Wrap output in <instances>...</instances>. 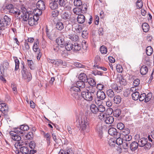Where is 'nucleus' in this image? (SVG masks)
Wrapping results in <instances>:
<instances>
[{"instance_id": "7ed1b4c3", "label": "nucleus", "mask_w": 154, "mask_h": 154, "mask_svg": "<svg viewBox=\"0 0 154 154\" xmlns=\"http://www.w3.org/2000/svg\"><path fill=\"white\" fill-rule=\"evenodd\" d=\"M79 130L82 131L89 132L90 123L85 117H82L79 120Z\"/></svg>"}, {"instance_id": "20e7f679", "label": "nucleus", "mask_w": 154, "mask_h": 154, "mask_svg": "<svg viewBox=\"0 0 154 154\" xmlns=\"http://www.w3.org/2000/svg\"><path fill=\"white\" fill-rule=\"evenodd\" d=\"M22 64L23 65L21 71L22 75L25 79H27L28 81H30L32 78V75L28 71L29 68L25 67L23 62Z\"/></svg>"}, {"instance_id": "6ab92c4d", "label": "nucleus", "mask_w": 154, "mask_h": 154, "mask_svg": "<svg viewBox=\"0 0 154 154\" xmlns=\"http://www.w3.org/2000/svg\"><path fill=\"white\" fill-rule=\"evenodd\" d=\"M114 121V118L112 116H106L104 122L107 124L112 123Z\"/></svg>"}, {"instance_id": "9d476101", "label": "nucleus", "mask_w": 154, "mask_h": 154, "mask_svg": "<svg viewBox=\"0 0 154 154\" xmlns=\"http://www.w3.org/2000/svg\"><path fill=\"white\" fill-rule=\"evenodd\" d=\"M0 110L3 113H7L8 111V108L7 105L5 103L0 104Z\"/></svg>"}, {"instance_id": "864d4df0", "label": "nucleus", "mask_w": 154, "mask_h": 154, "mask_svg": "<svg viewBox=\"0 0 154 154\" xmlns=\"http://www.w3.org/2000/svg\"><path fill=\"white\" fill-rule=\"evenodd\" d=\"M75 6L80 7L82 5V2L81 0H75L73 2Z\"/></svg>"}, {"instance_id": "f257e3e1", "label": "nucleus", "mask_w": 154, "mask_h": 154, "mask_svg": "<svg viewBox=\"0 0 154 154\" xmlns=\"http://www.w3.org/2000/svg\"><path fill=\"white\" fill-rule=\"evenodd\" d=\"M39 15H41V13H36L35 15H33V14H29L27 12L26 9V11L24 13V14L22 16L21 19L24 21H26L28 20L29 24L30 26H32L37 24V21L39 18Z\"/></svg>"}, {"instance_id": "f704fd0d", "label": "nucleus", "mask_w": 154, "mask_h": 154, "mask_svg": "<svg viewBox=\"0 0 154 154\" xmlns=\"http://www.w3.org/2000/svg\"><path fill=\"white\" fill-rule=\"evenodd\" d=\"M133 99L135 100H138L139 98L140 94L138 92H136L131 94Z\"/></svg>"}, {"instance_id": "49530a36", "label": "nucleus", "mask_w": 154, "mask_h": 154, "mask_svg": "<svg viewBox=\"0 0 154 154\" xmlns=\"http://www.w3.org/2000/svg\"><path fill=\"white\" fill-rule=\"evenodd\" d=\"M69 38L74 42L78 41L79 40V37L77 35H73L72 36H70Z\"/></svg>"}, {"instance_id": "b1692460", "label": "nucleus", "mask_w": 154, "mask_h": 154, "mask_svg": "<svg viewBox=\"0 0 154 154\" xmlns=\"http://www.w3.org/2000/svg\"><path fill=\"white\" fill-rule=\"evenodd\" d=\"M147 139L145 138H141L138 141L139 144L140 146L143 147L147 143Z\"/></svg>"}, {"instance_id": "412c9836", "label": "nucleus", "mask_w": 154, "mask_h": 154, "mask_svg": "<svg viewBox=\"0 0 154 154\" xmlns=\"http://www.w3.org/2000/svg\"><path fill=\"white\" fill-rule=\"evenodd\" d=\"M61 17L64 20H70L71 15L69 14L68 12H65L61 14Z\"/></svg>"}, {"instance_id": "09e8293b", "label": "nucleus", "mask_w": 154, "mask_h": 154, "mask_svg": "<svg viewBox=\"0 0 154 154\" xmlns=\"http://www.w3.org/2000/svg\"><path fill=\"white\" fill-rule=\"evenodd\" d=\"M33 137L32 132H29L25 136V137L26 140H31Z\"/></svg>"}, {"instance_id": "37998d69", "label": "nucleus", "mask_w": 154, "mask_h": 154, "mask_svg": "<svg viewBox=\"0 0 154 154\" xmlns=\"http://www.w3.org/2000/svg\"><path fill=\"white\" fill-rule=\"evenodd\" d=\"M100 51L102 54H105L107 53V50L106 47L102 46L100 48Z\"/></svg>"}, {"instance_id": "6e6552de", "label": "nucleus", "mask_w": 154, "mask_h": 154, "mask_svg": "<svg viewBox=\"0 0 154 154\" xmlns=\"http://www.w3.org/2000/svg\"><path fill=\"white\" fill-rule=\"evenodd\" d=\"M36 6L38 9L40 10V13H42L41 10H44L45 9V5L44 2L42 0H40L38 1L36 4Z\"/></svg>"}, {"instance_id": "5701e85b", "label": "nucleus", "mask_w": 154, "mask_h": 154, "mask_svg": "<svg viewBox=\"0 0 154 154\" xmlns=\"http://www.w3.org/2000/svg\"><path fill=\"white\" fill-rule=\"evenodd\" d=\"M75 85L77 87L80 89L81 91L83 88H85V82L82 81H80L77 82L76 83Z\"/></svg>"}, {"instance_id": "f03ea898", "label": "nucleus", "mask_w": 154, "mask_h": 154, "mask_svg": "<svg viewBox=\"0 0 154 154\" xmlns=\"http://www.w3.org/2000/svg\"><path fill=\"white\" fill-rule=\"evenodd\" d=\"M6 8L8 10L9 12L14 14L20 19H21L22 16L24 14V13H25L26 11V8L23 5L21 6L20 10L14 7L12 4L8 5L6 6Z\"/></svg>"}, {"instance_id": "bb28decb", "label": "nucleus", "mask_w": 154, "mask_h": 154, "mask_svg": "<svg viewBox=\"0 0 154 154\" xmlns=\"http://www.w3.org/2000/svg\"><path fill=\"white\" fill-rule=\"evenodd\" d=\"M138 144L137 142H132L130 145V149L132 151H134L138 148Z\"/></svg>"}, {"instance_id": "2f4dec72", "label": "nucleus", "mask_w": 154, "mask_h": 154, "mask_svg": "<svg viewBox=\"0 0 154 154\" xmlns=\"http://www.w3.org/2000/svg\"><path fill=\"white\" fill-rule=\"evenodd\" d=\"M153 52V50L150 46L147 47L146 49V54L148 56H150Z\"/></svg>"}, {"instance_id": "69168bd1", "label": "nucleus", "mask_w": 154, "mask_h": 154, "mask_svg": "<svg viewBox=\"0 0 154 154\" xmlns=\"http://www.w3.org/2000/svg\"><path fill=\"white\" fill-rule=\"evenodd\" d=\"M116 69L119 72H122L123 70L122 66L119 64H118L116 66Z\"/></svg>"}, {"instance_id": "cd10ccee", "label": "nucleus", "mask_w": 154, "mask_h": 154, "mask_svg": "<svg viewBox=\"0 0 154 154\" xmlns=\"http://www.w3.org/2000/svg\"><path fill=\"white\" fill-rule=\"evenodd\" d=\"M2 20H3V22L6 26L10 24L11 19L9 18L6 15L4 16V18L2 19Z\"/></svg>"}, {"instance_id": "a878e982", "label": "nucleus", "mask_w": 154, "mask_h": 154, "mask_svg": "<svg viewBox=\"0 0 154 154\" xmlns=\"http://www.w3.org/2000/svg\"><path fill=\"white\" fill-rule=\"evenodd\" d=\"M90 110L91 112L94 114H96L98 112L97 107L94 104H92L91 105Z\"/></svg>"}, {"instance_id": "8fccbe9b", "label": "nucleus", "mask_w": 154, "mask_h": 154, "mask_svg": "<svg viewBox=\"0 0 154 154\" xmlns=\"http://www.w3.org/2000/svg\"><path fill=\"white\" fill-rule=\"evenodd\" d=\"M130 132V130L128 128H126L122 130V134L123 135L125 136L127 135H128Z\"/></svg>"}, {"instance_id": "bf43d9fd", "label": "nucleus", "mask_w": 154, "mask_h": 154, "mask_svg": "<svg viewBox=\"0 0 154 154\" xmlns=\"http://www.w3.org/2000/svg\"><path fill=\"white\" fill-rule=\"evenodd\" d=\"M140 82L139 79H136L134 81L133 85L135 87H137L140 84Z\"/></svg>"}, {"instance_id": "72a5a7b5", "label": "nucleus", "mask_w": 154, "mask_h": 154, "mask_svg": "<svg viewBox=\"0 0 154 154\" xmlns=\"http://www.w3.org/2000/svg\"><path fill=\"white\" fill-rule=\"evenodd\" d=\"M73 13L76 14L80 15L82 13L81 10L79 8H75L73 9Z\"/></svg>"}, {"instance_id": "13d9d810", "label": "nucleus", "mask_w": 154, "mask_h": 154, "mask_svg": "<svg viewBox=\"0 0 154 154\" xmlns=\"http://www.w3.org/2000/svg\"><path fill=\"white\" fill-rule=\"evenodd\" d=\"M29 48L30 47L29 44L26 41H25L24 42V45L23 48V50H29Z\"/></svg>"}, {"instance_id": "1a4fd4ad", "label": "nucleus", "mask_w": 154, "mask_h": 154, "mask_svg": "<svg viewBox=\"0 0 154 154\" xmlns=\"http://www.w3.org/2000/svg\"><path fill=\"white\" fill-rule=\"evenodd\" d=\"M10 134L11 136L12 139L13 140L15 141H19L21 140V137L19 135V134H16L15 132L11 131L10 132Z\"/></svg>"}, {"instance_id": "473e14b6", "label": "nucleus", "mask_w": 154, "mask_h": 154, "mask_svg": "<svg viewBox=\"0 0 154 154\" xmlns=\"http://www.w3.org/2000/svg\"><path fill=\"white\" fill-rule=\"evenodd\" d=\"M14 59L15 63V70L17 71L19 69V66L20 64V62L17 58L16 57H14Z\"/></svg>"}, {"instance_id": "e433bc0d", "label": "nucleus", "mask_w": 154, "mask_h": 154, "mask_svg": "<svg viewBox=\"0 0 154 154\" xmlns=\"http://www.w3.org/2000/svg\"><path fill=\"white\" fill-rule=\"evenodd\" d=\"M107 96L110 98H112L114 96V93L112 89H109L106 91Z\"/></svg>"}, {"instance_id": "9b49d317", "label": "nucleus", "mask_w": 154, "mask_h": 154, "mask_svg": "<svg viewBox=\"0 0 154 154\" xmlns=\"http://www.w3.org/2000/svg\"><path fill=\"white\" fill-rule=\"evenodd\" d=\"M32 49L35 53H39L40 49L39 47V42L38 41L34 43Z\"/></svg>"}, {"instance_id": "3c124183", "label": "nucleus", "mask_w": 154, "mask_h": 154, "mask_svg": "<svg viewBox=\"0 0 154 154\" xmlns=\"http://www.w3.org/2000/svg\"><path fill=\"white\" fill-rule=\"evenodd\" d=\"M28 65L29 68L31 69H34V63L32 60H27Z\"/></svg>"}, {"instance_id": "0e129e2a", "label": "nucleus", "mask_w": 154, "mask_h": 154, "mask_svg": "<svg viewBox=\"0 0 154 154\" xmlns=\"http://www.w3.org/2000/svg\"><path fill=\"white\" fill-rule=\"evenodd\" d=\"M113 109L111 108H109L106 111L105 113L106 115H111L113 112Z\"/></svg>"}, {"instance_id": "f8f14e48", "label": "nucleus", "mask_w": 154, "mask_h": 154, "mask_svg": "<svg viewBox=\"0 0 154 154\" xmlns=\"http://www.w3.org/2000/svg\"><path fill=\"white\" fill-rule=\"evenodd\" d=\"M56 42L59 45H60L61 47H63L64 46L65 41L64 38L59 37L56 40Z\"/></svg>"}, {"instance_id": "aec40b11", "label": "nucleus", "mask_w": 154, "mask_h": 154, "mask_svg": "<svg viewBox=\"0 0 154 154\" xmlns=\"http://www.w3.org/2000/svg\"><path fill=\"white\" fill-rule=\"evenodd\" d=\"M81 49V46L80 45L78 42L75 43L73 44L72 51L74 52H76L79 51Z\"/></svg>"}, {"instance_id": "393cba45", "label": "nucleus", "mask_w": 154, "mask_h": 154, "mask_svg": "<svg viewBox=\"0 0 154 154\" xmlns=\"http://www.w3.org/2000/svg\"><path fill=\"white\" fill-rule=\"evenodd\" d=\"M148 70V69L147 66L143 65L141 66L140 69V72L141 75H144L147 73Z\"/></svg>"}, {"instance_id": "a18cd8bd", "label": "nucleus", "mask_w": 154, "mask_h": 154, "mask_svg": "<svg viewBox=\"0 0 154 154\" xmlns=\"http://www.w3.org/2000/svg\"><path fill=\"white\" fill-rule=\"evenodd\" d=\"M113 115L116 117H118L121 114V111L119 109H116L113 112Z\"/></svg>"}, {"instance_id": "ea45409f", "label": "nucleus", "mask_w": 154, "mask_h": 154, "mask_svg": "<svg viewBox=\"0 0 154 154\" xmlns=\"http://www.w3.org/2000/svg\"><path fill=\"white\" fill-rule=\"evenodd\" d=\"M75 31L77 33H80L82 30V26L81 25L76 24L74 26Z\"/></svg>"}, {"instance_id": "603ef678", "label": "nucleus", "mask_w": 154, "mask_h": 154, "mask_svg": "<svg viewBox=\"0 0 154 154\" xmlns=\"http://www.w3.org/2000/svg\"><path fill=\"white\" fill-rule=\"evenodd\" d=\"M121 136H119V137H115V138H116V143L118 145H121L122 143H123L122 140L120 138Z\"/></svg>"}, {"instance_id": "052dcab7", "label": "nucleus", "mask_w": 154, "mask_h": 154, "mask_svg": "<svg viewBox=\"0 0 154 154\" xmlns=\"http://www.w3.org/2000/svg\"><path fill=\"white\" fill-rule=\"evenodd\" d=\"M97 108L98 111L101 112H103L105 110V107L103 105H99Z\"/></svg>"}, {"instance_id": "e2e57ef3", "label": "nucleus", "mask_w": 154, "mask_h": 154, "mask_svg": "<svg viewBox=\"0 0 154 154\" xmlns=\"http://www.w3.org/2000/svg\"><path fill=\"white\" fill-rule=\"evenodd\" d=\"M82 45L83 49L84 50H87L88 45L86 43V42L85 40H84L82 41Z\"/></svg>"}, {"instance_id": "58836bf2", "label": "nucleus", "mask_w": 154, "mask_h": 154, "mask_svg": "<svg viewBox=\"0 0 154 154\" xmlns=\"http://www.w3.org/2000/svg\"><path fill=\"white\" fill-rule=\"evenodd\" d=\"M5 27L3 20H0V35L2 34V31L5 29Z\"/></svg>"}, {"instance_id": "4468645a", "label": "nucleus", "mask_w": 154, "mask_h": 154, "mask_svg": "<svg viewBox=\"0 0 154 154\" xmlns=\"http://www.w3.org/2000/svg\"><path fill=\"white\" fill-rule=\"evenodd\" d=\"M55 28L57 30L61 31L64 28V24L62 22L58 21L56 23Z\"/></svg>"}, {"instance_id": "a19ab883", "label": "nucleus", "mask_w": 154, "mask_h": 154, "mask_svg": "<svg viewBox=\"0 0 154 154\" xmlns=\"http://www.w3.org/2000/svg\"><path fill=\"white\" fill-rule=\"evenodd\" d=\"M52 63L56 65L57 66H60L63 63V61L61 60H53Z\"/></svg>"}, {"instance_id": "680f3d73", "label": "nucleus", "mask_w": 154, "mask_h": 154, "mask_svg": "<svg viewBox=\"0 0 154 154\" xmlns=\"http://www.w3.org/2000/svg\"><path fill=\"white\" fill-rule=\"evenodd\" d=\"M146 97V94L145 93H143L141 94L140 95H139V100L140 101H143V100H145V98Z\"/></svg>"}, {"instance_id": "4d7b16f0", "label": "nucleus", "mask_w": 154, "mask_h": 154, "mask_svg": "<svg viewBox=\"0 0 154 154\" xmlns=\"http://www.w3.org/2000/svg\"><path fill=\"white\" fill-rule=\"evenodd\" d=\"M66 2L65 0H59L58 3L60 6L64 7L66 4Z\"/></svg>"}, {"instance_id": "338daca9", "label": "nucleus", "mask_w": 154, "mask_h": 154, "mask_svg": "<svg viewBox=\"0 0 154 154\" xmlns=\"http://www.w3.org/2000/svg\"><path fill=\"white\" fill-rule=\"evenodd\" d=\"M117 128L119 130H122L125 127V125L122 123H118L117 125Z\"/></svg>"}, {"instance_id": "79ce46f5", "label": "nucleus", "mask_w": 154, "mask_h": 154, "mask_svg": "<svg viewBox=\"0 0 154 154\" xmlns=\"http://www.w3.org/2000/svg\"><path fill=\"white\" fill-rule=\"evenodd\" d=\"M119 82L121 85H125L126 84V81L122 76L119 77Z\"/></svg>"}, {"instance_id": "ddd939ff", "label": "nucleus", "mask_w": 154, "mask_h": 154, "mask_svg": "<svg viewBox=\"0 0 154 154\" xmlns=\"http://www.w3.org/2000/svg\"><path fill=\"white\" fill-rule=\"evenodd\" d=\"M65 48L67 51H70L73 50V44L71 41L66 42L64 45Z\"/></svg>"}, {"instance_id": "a211bd4d", "label": "nucleus", "mask_w": 154, "mask_h": 154, "mask_svg": "<svg viewBox=\"0 0 154 154\" xmlns=\"http://www.w3.org/2000/svg\"><path fill=\"white\" fill-rule=\"evenodd\" d=\"M79 79L82 80L81 81L83 82H88V79L85 73H81L79 74L78 77Z\"/></svg>"}, {"instance_id": "c03bdc74", "label": "nucleus", "mask_w": 154, "mask_h": 154, "mask_svg": "<svg viewBox=\"0 0 154 154\" xmlns=\"http://www.w3.org/2000/svg\"><path fill=\"white\" fill-rule=\"evenodd\" d=\"M152 97V94L151 92L149 93L146 95L145 98V102L147 103L149 102Z\"/></svg>"}, {"instance_id": "0eeeda50", "label": "nucleus", "mask_w": 154, "mask_h": 154, "mask_svg": "<svg viewBox=\"0 0 154 154\" xmlns=\"http://www.w3.org/2000/svg\"><path fill=\"white\" fill-rule=\"evenodd\" d=\"M71 91L72 96L75 98L78 96V92L81 91L80 89L77 87L76 85L71 87Z\"/></svg>"}, {"instance_id": "c85d7f7f", "label": "nucleus", "mask_w": 154, "mask_h": 154, "mask_svg": "<svg viewBox=\"0 0 154 154\" xmlns=\"http://www.w3.org/2000/svg\"><path fill=\"white\" fill-rule=\"evenodd\" d=\"M57 2H51L49 4V7L52 10H55L58 7V4L56 3Z\"/></svg>"}, {"instance_id": "6e6d98bb", "label": "nucleus", "mask_w": 154, "mask_h": 154, "mask_svg": "<svg viewBox=\"0 0 154 154\" xmlns=\"http://www.w3.org/2000/svg\"><path fill=\"white\" fill-rule=\"evenodd\" d=\"M88 82L89 84L92 86H95L96 85V82L95 80L93 79H88Z\"/></svg>"}, {"instance_id": "c756f323", "label": "nucleus", "mask_w": 154, "mask_h": 154, "mask_svg": "<svg viewBox=\"0 0 154 154\" xmlns=\"http://www.w3.org/2000/svg\"><path fill=\"white\" fill-rule=\"evenodd\" d=\"M142 28L143 31L146 32L149 31V26L147 23H144L142 24Z\"/></svg>"}, {"instance_id": "de8ad7c7", "label": "nucleus", "mask_w": 154, "mask_h": 154, "mask_svg": "<svg viewBox=\"0 0 154 154\" xmlns=\"http://www.w3.org/2000/svg\"><path fill=\"white\" fill-rule=\"evenodd\" d=\"M21 152L23 154H25L29 152V150L25 146H23L20 148Z\"/></svg>"}, {"instance_id": "7c9ffc66", "label": "nucleus", "mask_w": 154, "mask_h": 154, "mask_svg": "<svg viewBox=\"0 0 154 154\" xmlns=\"http://www.w3.org/2000/svg\"><path fill=\"white\" fill-rule=\"evenodd\" d=\"M113 100L115 103L119 104L121 101V98L119 95H117L114 97Z\"/></svg>"}, {"instance_id": "5fc2aeb1", "label": "nucleus", "mask_w": 154, "mask_h": 154, "mask_svg": "<svg viewBox=\"0 0 154 154\" xmlns=\"http://www.w3.org/2000/svg\"><path fill=\"white\" fill-rule=\"evenodd\" d=\"M21 130L23 131H27L29 130V126L26 125L24 124L20 126Z\"/></svg>"}, {"instance_id": "c9c22d12", "label": "nucleus", "mask_w": 154, "mask_h": 154, "mask_svg": "<svg viewBox=\"0 0 154 154\" xmlns=\"http://www.w3.org/2000/svg\"><path fill=\"white\" fill-rule=\"evenodd\" d=\"M11 131L15 132L16 134H18L19 135L22 134L23 133L22 131L21 130L20 126V128H15L14 129V131Z\"/></svg>"}, {"instance_id": "4c0bfd02", "label": "nucleus", "mask_w": 154, "mask_h": 154, "mask_svg": "<svg viewBox=\"0 0 154 154\" xmlns=\"http://www.w3.org/2000/svg\"><path fill=\"white\" fill-rule=\"evenodd\" d=\"M136 6L137 9L142 8L143 6V2L142 0H137L136 2Z\"/></svg>"}, {"instance_id": "423d86ee", "label": "nucleus", "mask_w": 154, "mask_h": 154, "mask_svg": "<svg viewBox=\"0 0 154 154\" xmlns=\"http://www.w3.org/2000/svg\"><path fill=\"white\" fill-rule=\"evenodd\" d=\"M108 133L110 135L113 136L114 137H119V136H121L120 133L118 132L117 129L114 128H110L108 130Z\"/></svg>"}, {"instance_id": "f3484780", "label": "nucleus", "mask_w": 154, "mask_h": 154, "mask_svg": "<svg viewBox=\"0 0 154 154\" xmlns=\"http://www.w3.org/2000/svg\"><path fill=\"white\" fill-rule=\"evenodd\" d=\"M43 135L44 138L45 139L48 144L49 145L51 143V137L50 134L48 133H46L43 131Z\"/></svg>"}, {"instance_id": "2eb2a0df", "label": "nucleus", "mask_w": 154, "mask_h": 154, "mask_svg": "<svg viewBox=\"0 0 154 154\" xmlns=\"http://www.w3.org/2000/svg\"><path fill=\"white\" fill-rule=\"evenodd\" d=\"M52 29L49 28L47 26H46V33L47 36L50 40H52L53 38L52 36Z\"/></svg>"}, {"instance_id": "4be33fe9", "label": "nucleus", "mask_w": 154, "mask_h": 154, "mask_svg": "<svg viewBox=\"0 0 154 154\" xmlns=\"http://www.w3.org/2000/svg\"><path fill=\"white\" fill-rule=\"evenodd\" d=\"M85 20V17L83 14L79 15L77 18V21L79 23H83Z\"/></svg>"}, {"instance_id": "dca6fc26", "label": "nucleus", "mask_w": 154, "mask_h": 154, "mask_svg": "<svg viewBox=\"0 0 154 154\" xmlns=\"http://www.w3.org/2000/svg\"><path fill=\"white\" fill-rule=\"evenodd\" d=\"M97 95L98 98L101 100H104L106 97L104 92L101 91H97Z\"/></svg>"}, {"instance_id": "774afa93", "label": "nucleus", "mask_w": 154, "mask_h": 154, "mask_svg": "<svg viewBox=\"0 0 154 154\" xmlns=\"http://www.w3.org/2000/svg\"><path fill=\"white\" fill-rule=\"evenodd\" d=\"M96 130L97 132L100 133L102 132V126L100 125H97L96 127Z\"/></svg>"}, {"instance_id": "39448f33", "label": "nucleus", "mask_w": 154, "mask_h": 154, "mask_svg": "<svg viewBox=\"0 0 154 154\" xmlns=\"http://www.w3.org/2000/svg\"><path fill=\"white\" fill-rule=\"evenodd\" d=\"M82 97L85 100L88 101H91L93 99L94 95V91H89L88 90L82 91L81 93Z\"/></svg>"}]
</instances>
